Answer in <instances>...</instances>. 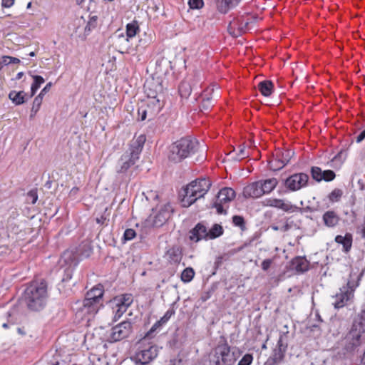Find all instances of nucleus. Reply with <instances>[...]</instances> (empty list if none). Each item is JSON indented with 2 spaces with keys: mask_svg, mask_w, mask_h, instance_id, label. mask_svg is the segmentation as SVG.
<instances>
[{
  "mask_svg": "<svg viewBox=\"0 0 365 365\" xmlns=\"http://www.w3.org/2000/svg\"><path fill=\"white\" fill-rule=\"evenodd\" d=\"M211 182L205 178L196 179L183 189L181 200L183 207H190L197 199L202 197L210 190Z\"/></svg>",
  "mask_w": 365,
  "mask_h": 365,
  "instance_id": "f03ea898",
  "label": "nucleus"
},
{
  "mask_svg": "<svg viewBox=\"0 0 365 365\" xmlns=\"http://www.w3.org/2000/svg\"><path fill=\"white\" fill-rule=\"evenodd\" d=\"M106 218L104 217H101L100 218H96V222L98 224H103Z\"/></svg>",
  "mask_w": 365,
  "mask_h": 365,
  "instance_id": "052dcab7",
  "label": "nucleus"
},
{
  "mask_svg": "<svg viewBox=\"0 0 365 365\" xmlns=\"http://www.w3.org/2000/svg\"><path fill=\"white\" fill-rule=\"evenodd\" d=\"M139 31V26L137 21H133L130 23L128 24L126 26V36L127 38H125L126 41H128L129 38L134 37L137 32Z\"/></svg>",
  "mask_w": 365,
  "mask_h": 365,
  "instance_id": "c756f323",
  "label": "nucleus"
},
{
  "mask_svg": "<svg viewBox=\"0 0 365 365\" xmlns=\"http://www.w3.org/2000/svg\"><path fill=\"white\" fill-rule=\"evenodd\" d=\"M190 238L195 242L202 239L208 240V231L204 225L199 223L190 232Z\"/></svg>",
  "mask_w": 365,
  "mask_h": 365,
  "instance_id": "412c9836",
  "label": "nucleus"
},
{
  "mask_svg": "<svg viewBox=\"0 0 365 365\" xmlns=\"http://www.w3.org/2000/svg\"><path fill=\"white\" fill-rule=\"evenodd\" d=\"M173 312L171 311V310H168L165 314H164V316L163 317L160 318V319L159 321H158L150 329V331H155L157 327H160L161 324H165L166 323L169 319L171 317V316L173 315Z\"/></svg>",
  "mask_w": 365,
  "mask_h": 365,
  "instance_id": "f704fd0d",
  "label": "nucleus"
},
{
  "mask_svg": "<svg viewBox=\"0 0 365 365\" xmlns=\"http://www.w3.org/2000/svg\"><path fill=\"white\" fill-rule=\"evenodd\" d=\"M52 86V83H48L46 86L41 91L40 93L38 96H40L41 98H43V96L49 91L51 87Z\"/></svg>",
  "mask_w": 365,
  "mask_h": 365,
  "instance_id": "5fc2aeb1",
  "label": "nucleus"
},
{
  "mask_svg": "<svg viewBox=\"0 0 365 365\" xmlns=\"http://www.w3.org/2000/svg\"><path fill=\"white\" fill-rule=\"evenodd\" d=\"M240 1L241 0H217V10L222 14H226L231 9L235 7Z\"/></svg>",
  "mask_w": 365,
  "mask_h": 365,
  "instance_id": "4be33fe9",
  "label": "nucleus"
},
{
  "mask_svg": "<svg viewBox=\"0 0 365 365\" xmlns=\"http://www.w3.org/2000/svg\"><path fill=\"white\" fill-rule=\"evenodd\" d=\"M195 275V272L192 268L187 267L185 269L181 274V279L185 282H190Z\"/></svg>",
  "mask_w": 365,
  "mask_h": 365,
  "instance_id": "c9c22d12",
  "label": "nucleus"
},
{
  "mask_svg": "<svg viewBox=\"0 0 365 365\" xmlns=\"http://www.w3.org/2000/svg\"><path fill=\"white\" fill-rule=\"evenodd\" d=\"M308 180V175L303 173H296L286 180L285 185L290 190L297 191L307 186Z\"/></svg>",
  "mask_w": 365,
  "mask_h": 365,
  "instance_id": "f8f14e48",
  "label": "nucleus"
},
{
  "mask_svg": "<svg viewBox=\"0 0 365 365\" xmlns=\"http://www.w3.org/2000/svg\"><path fill=\"white\" fill-rule=\"evenodd\" d=\"M25 93L24 91H11L9 93V98L16 106L21 105L25 102Z\"/></svg>",
  "mask_w": 365,
  "mask_h": 365,
  "instance_id": "bb28decb",
  "label": "nucleus"
},
{
  "mask_svg": "<svg viewBox=\"0 0 365 365\" xmlns=\"http://www.w3.org/2000/svg\"><path fill=\"white\" fill-rule=\"evenodd\" d=\"M262 183L264 194L271 192L277 185L278 181L276 178L267 179L265 180H259Z\"/></svg>",
  "mask_w": 365,
  "mask_h": 365,
  "instance_id": "cd10ccee",
  "label": "nucleus"
},
{
  "mask_svg": "<svg viewBox=\"0 0 365 365\" xmlns=\"http://www.w3.org/2000/svg\"><path fill=\"white\" fill-rule=\"evenodd\" d=\"M223 234V228L219 224H215L208 231V240H213Z\"/></svg>",
  "mask_w": 365,
  "mask_h": 365,
  "instance_id": "7c9ffc66",
  "label": "nucleus"
},
{
  "mask_svg": "<svg viewBox=\"0 0 365 365\" xmlns=\"http://www.w3.org/2000/svg\"><path fill=\"white\" fill-rule=\"evenodd\" d=\"M335 241L338 244H341L343 246L344 250L347 252L351 247L352 245V236L350 234H346L345 236L337 235L335 237Z\"/></svg>",
  "mask_w": 365,
  "mask_h": 365,
  "instance_id": "b1692460",
  "label": "nucleus"
},
{
  "mask_svg": "<svg viewBox=\"0 0 365 365\" xmlns=\"http://www.w3.org/2000/svg\"><path fill=\"white\" fill-rule=\"evenodd\" d=\"M293 155L294 152L290 150H286L279 155H277L276 158L269 163V168L274 171L282 169L289 163Z\"/></svg>",
  "mask_w": 365,
  "mask_h": 365,
  "instance_id": "2eb2a0df",
  "label": "nucleus"
},
{
  "mask_svg": "<svg viewBox=\"0 0 365 365\" xmlns=\"http://www.w3.org/2000/svg\"><path fill=\"white\" fill-rule=\"evenodd\" d=\"M323 221L324 225L328 227H335L339 221V217L337 214L332 210H329L323 215Z\"/></svg>",
  "mask_w": 365,
  "mask_h": 365,
  "instance_id": "5701e85b",
  "label": "nucleus"
},
{
  "mask_svg": "<svg viewBox=\"0 0 365 365\" xmlns=\"http://www.w3.org/2000/svg\"><path fill=\"white\" fill-rule=\"evenodd\" d=\"M365 139V129L361 131L356 137V142L357 143H361L362 140Z\"/></svg>",
  "mask_w": 365,
  "mask_h": 365,
  "instance_id": "13d9d810",
  "label": "nucleus"
},
{
  "mask_svg": "<svg viewBox=\"0 0 365 365\" xmlns=\"http://www.w3.org/2000/svg\"><path fill=\"white\" fill-rule=\"evenodd\" d=\"M235 197V192L230 187H224L221 189L213 203V207L216 208L218 214H226V208L224 206L230 202Z\"/></svg>",
  "mask_w": 365,
  "mask_h": 365,
  "instance_id": "9d476101",
  "label": "nucleus"
},
{
  "mask_svg": "<svg viewBox=\"0 0 365 365\" xmlns=\"http://www.w3.org/2000/svg\"><path fill=\"white\" fill-rule=\"evenodd\" d=\"M264 205L265 206L281 209L287 212H294L297 209V207L290 202L282 199L267 198L264 201Z\"/></svg>",
  "mask_w": 365,
  "mask_h": 365,
  "instance_id": "dca6fc26",
  "label": "nucleus"
},
{
  "mask_svg": "<svg viewBox=\"0 0 365 365\" xmlns=\"http://www.w3.org/2000/svg\"><path fill=\"white\" fill-rule=\"evenodd\" d=\"M253 361V356L250 354H246L243 356L237 365H250Z\"/></svg>",
  "mask_w": 365,
  "mask_h": 365,
  "instance_id": "de8ad7c7",
  "label": "nucleus"
},
{
  "mask_svg": "<svg viewBox=\"0 0 365 365\" xmlns=\"http://www.w3.org/2000/svg\"><path fill=\"white\" fill-rule=\"evenodd\" d=\"M103 295V287L101 285L93 287L86 294L80 312L83 314H94L98 312V303Z\"/></svg>",
  "mask_w": 365,
  "mask_h": 365,
  "instance_id": "423d86ee",
  "label": "nucleus"
},
{
  "mask_svg": "<svg viewBox=\"0 0 365 365\" xmlns=\"http://www.w3.org/2000/svg\"><path fill=\"white\" fill-rule=\"evenodd\" d=\"M282 344V336L279 337L278 341H277V348H284Z\"/></svg>",
  "mask_w": 365,
  "mask_h": 365,
  "instance_id": "bf43d9fd",
  "label": "nucleus"
},
{
  "mask_svg": "<svg viewBox=\"0 0 365 365\" xmlns=\"http://www.w3.org/2000/svg\"><path fill=\"white\" fill-rule=\"evenodd\" d=\"M133 302V297L131 294H123L117 296L110 302L115 320L121 317Z\"/></svg>",
  "mask_w": 365,
  "mask_h": 365,
  "instance_id": "1a4fd4ad",
  "label": "nucleus"
},
{
  "mask_svg": "<svg viewBox=\"0 0 365 365\" xmlns=\"http://www.w3.org/2000/svg\"><path fill=\"white\" fill-rule=\"evenodd\" d=\"M198 147L199 143L195 138H182L170 146L168 158L173 163H180L195 153Z\"/></svg>",
  "mask_w": 365,
  "mask_h": 365,
  "instance_id": "f257e3e1",
  "label": "nucleus"
},
{
  "mask_svg": "<svg viewBox=\"0 0 365 365\" xmlns=\"http://www.w3.org/2000/svg\"><path fill=\"white\" fill-rule=\"evenodd\" d=\"M202 79L201 73L197 71L195 73L194 79L192 82L190 81H182L179 86L180 96L183 98H187L191 94L192 89L198 85Z\"/></svg>",
  "mask_w": 365,
  "mask_h": 365,
  "instance_id": "ddd939ff",
  "label": "nucleus"
},
{
  "mask_svg": "<svg viewBox=\"0 0 365 365\" xmlns=\"http://www.w3.org/2000/svg\"><path fill=\"white\" fill-rule=\"evenodd\" d=\"M291 269L297 273H303L309 269V262L304 257H296L291 261Z\"/></svg>",
  "mask_w": 365,
  "mask_h": 365,
  "instance_id": "aec40b11",
  "label": "nucleus"
},
{
  "mask_svg": "<svg viewBox=\"0 0 365 365\" xmlns=\"http://www.w3.org/2000/svg\"><path fill=\"white\" fill-rule=\"evenodd\" d=\"M34 82L31 86V97L33 96L36 91L40 88L41 85L44 83V79L41 76H33Z\"/></svg>",
  "mask_w": 365,
  "mask_h": 365,
  "instance_id": "473e14b6",
  "label": "nucleus"
},
{
  "mask_svg": "<svg viewBox=\"0 0 365 365\" xmlns=\"http://www.w3.org/2000/svg\"><path fill=\"white\" fill-rule=\"evenodd\" d=\"M342 191L339 189L334 190L329 195V199L331 202H337L342 195Z\"/></svg>",
  "mask_w": 365,
  "mask_h": 365,
  "instance_id": "79ce46f5",
  "label": "nucleus"
},
{
  "mask_svg": "<svg viewBox=\"0 0 365 365\" xmlns=\"http://www.w3.org/2000/svg\"><path fill=\"white\" fill-rule=\"evenodd\" d=\"M258 88L264 96H269L273 90V83L271 81H263L259 83Z\"/></svg>",
  "mask_w": 365,
  "mask_h": 365,
  "instance_id": "c85d7f7f",
  "label": "nucleus"
},
{
  "mask_svg": "<svg viewBox=\"0 0 365 365\" xmlns=\"http://www.w3.org/2000/svg\"><path fill=\"white\" fill-rule=\"evenodd\" d=\"M270 228L272 229L274 231L280 230V226H277V225H272L270 226Z\"/></svg>",
  "mask_w": 365,
  "mask_h": 365,
  "instance_id": "680f3d73",
  "label": "nucleus"
},
{
  "mask_svg": "<svg viewBox=\"0 0 365 365\" xmlns=\"http://www.w3.org/2000/svg\"><path fill=\"white\" fill-rule=\"evenodd\" d=\"M46 285L44 282L31 283L24 291V300L29 309L38 311L45 304Z\"/></svg>",
  "mask_w": 365,
  "mask_h": 365,
  "instance_id": "20e7f679",
  "label": "nucleus"
},
{
  "mask_svg": "<svg viewBox=\"0 0 365 365\" xmlns=\"http://www.w3.org/2000/svg\"><path fill=\"white\" fill-rule=\"evenodd\" d=\"M235 361L236 357L230 351V346L227 343H223L219 344L214 354L210 356V365H232Z\"/></svg>",
  "mask_w": 365,
  "mask_h": 365,
  "instance_id": "0eeeda50",
  "label": "nucleus"
},
{
  "mask_svg": "<svg viewBox=\"0 0 365 365\" xmlns=\"http://www.w3.org/2000/svg\"><path fill=\"white\" fill-rule=\"evenodd\" d=\"M293 221H289V219L286 220L285 223L280 226V231L285 232L289 230L293 225Z\"/></svg>",
  "mask_w": 365,
  "mask_h": 365,
  "instance_id": "864d4df0",
  "label": "nucleus"
},
{
  "mask_svg": "<svg viewBox=\"0 0 365 365\" xmlns=\"http://www.w3.org/2000/svg\"><path fill=\"white\" fill-rule=\"evenodd\" d=\"M138 119L140 120H144L148 115L149 116V109L147 108V106H141L138 108Z\"/></svg>",
  "mask_w": 365,
  "mask_h": 365,
  "instance_id": "a19ab883",
  "label": "nucleus"
},
{
  "mask_svg": "<svg viewBox=\"0 0 365 365\" xmlns=\"http://www.w3.org/2000/svg\"><path fill=\"white\" fill-rule=\"evenodd\" d=\"M20 60L15 57L4 56L1 58L0 61V64L1 66H7L10 63H19Z\"/></svg>",
  "mask_w": 365,
  "mask_h": 365,
  "instance_id": "58836bf2",
  "label": "nucleus"
},
{
  "mask_svg": "<svg viewBox=\"0 0 365 365\" xmlns=\"http://www.w3.org/2000/svg\"><path fill=\"white\" fill-rule=\"evenodd\" d=\"M14 4V0H2L1 6L4 8H10Z\"/></svg>",
  "mask_w": 365,
  "mask_h": 365,
  "instance_id": "4d7b16f0",
  "label": "nucleus"
},
{
  "mask_svg": "<svg viewBox=\"0 0 365 365\" xmlns=\"http://www.w3.org/2000/svg\"><path fill=\"white\" fill-rule=\"evenodd\" d=\"M147 108L149 109V118L155 117L164 106V96L148 98Z\"/></svg>",
  "mask_w": 365,
  "mask_h": 365,
  "instance_id": "f3484780",
  "label": "nucleus"
},
{
  "mask_svg": "<svg viewBox=\"0 0 365 365\" xmlns=\"http://www.w3.org/2000/svg\"><path fill=\"white\" fill-rule=\"evenodd\" d=\"M205 159V156L203 155H200L199 158L197 159V161L203 160Z\"/></svg>",
  "mask_w": 365,
  "mask_h": 365,
  "instance_id": "338daca9",
  "label": "nucleus"
},
{
  "mask_svg": "<svg viewBox=\"0 0 365 365\" xmlns=\"http://www.w3.org/2000/svg\"><path fill=\"white\" fill-rule=\"evenodd\" d=\"M350 334L352 336V342H351L352 346L354 347H357V346H360L361 345V335L360 334V333L356 331L351 330Z\"/></svg>",
  "mask_w": 365,
  "mask_h": 365,
  "instance_id": "ea45409f",
  "label": "nucleus"
},
{
  "mask_svg": "<svg viewBox=\"0 0 365 365\" xmlns=\"http://www.w3.org/2000/svg\"><path fill=\"white\" fill-rule=\"evenodd\" d=\"M311 174L313 179L317 182H320L323 180V170L319 167H312L311 168Z\"/></svg>",
  "mask_w": 365,
  "mask_h": 365,
  "instance_id": "e433bc0d",
  "label": "nucleus"
},
{
  "mask_svg": "<svg viewBox=\"0 0 365 365\" xmlns=\"http://www.w3.org/2000/svg\"><path fill=\"white\" fill-rule=\"evenodd\" d=\"M145 141V137L143 135H139L132 141L128 150L123 154L118 162L116 165L117 173H121L125 172L136 163L139 158Z\"/></svg>",
  "mask_w": 365,
  "mask_h": 365,
  "instance_id": "7ed1b4c3",
  "label": "nucleus"
},
{
  "mask_svg": "<svg viewBox=\"0 0 365 365\" xmlns=\"http://www.w3.org/2000/svg\"><path fill=\"white\" fill-rule=\"evenodd\" d=\"M74 258L75 257L72 252L66 251L61 257V262L63 261L66 264H69L73 261Z\"/></svg>",
  "mask_w": 365,
  "mask_h": 365,
  "instance_id": "37998d69",
  "label": "nucleus"
},
{
  "mask_svg": "<svg viewBox=\"0 0 365 365\" xmlns=\"http://www.w3.org/2000/svg\"><path fill=\"white\" fill-rule=\"evenodd\" d=\"M335 176H336V175L334 171H332L331 170H324L323 174H322V177H323L322 180H324L327 182L331 181L335 178Z\"/></svg>",
  "mask_w": 365,
  "mask_h": 365,
  "instance_id": "49530a36",
  "label": "nucleus"
},
{
  "mask_svg": "<svg viewBox=\"0 0 365 365\" xmlns=\"http://www.w3.org/2000/svg\"><path fill=\"white\" fill-rule=\"evenodd\" d=\"M38 200V195L36 191L31 190L27 194V201L31 204H35Z\"/></svg>",
  "mask_w": 365,
  "mask_h": 365,
  "instance_id": "8fccbe9b",
  "label": "nucleus"
},
{
  "mask_svg": "<svg viewBox=\"0 0 365 365\" xmlns=\"http://www.w3.org/2000/svg\"><path fill=\"white\" fill-rule=\"evenodd\" d=\"M272 261L270 259H266L262 262V269L267 271L272 264Z\"/></svg>",
  "mask_w": 365,
  "mask_h": 365,
  "instance_id": "6e6d98bb",
  "label": "nucleus"
},
{
  "mask_svg": "<svg viewBox=\"0 0 365 365\" xmlns=\"http://www.w3.org/2000/svg\"><path fill=\"white\" fill-rule=\"evenodd\" d=\"M163 81L160 78H151L145 82L144 91L148 98L163 96Z\"/></svg>",
  "mask_w": 365,
  "mask_h": 365,
  "instance_id": "9b49d317",
  "label": "nucleus"
},
{
  "mask_svg": "<svg viewBox=\"0 0 365 365\" xmlns=\"http://www.w3.org/2000/svg\"><path fill=\"white\" fill-rule=\"evenodd\" d=\"M360 278L356 282L353 279L352 274H349V279L347 280L346 285L340 287L339 292L331 297V304L336 309H339L348 306L353 302L354 292L359 285Z\"/></svg>",
  "mask_w": 365,
  "mask_h": 365,
  "instance_id": "39448f33",
  "label": "nucleus"
},
{
  "mask_svg": "<svg viewBox=\"0 0 365 365\" xmlns=\"http://www.w3.org/2000/svg\"><path fill=\"white\" fill-rule=\"evenodd\" d=\"M254 22L242 19L239 20L238 31L237 32L231 31L230 30L232 29V26H230L229 28L230 33V34L236 37L240 36L242 34L245 33L247 31L250 29L249 26L250 24Z\"/></svg>",
  "mask_w": 365,
  "mask_h": 365,
  "instance_id": "393cba45",
  "label": "nucleus"
},
{
  "mask_svg": "<svg viewBox=\"0 0 365 365\" xmlns=\"http://www.w3.org/2000/svg\"><path fill=\"white\" fill-rule=\"evenodd\" d=\"M23 74H24V73H23L22 72H19V73L17 74L16 78H17V79H20V78L22 77Z\"/></svg>",
  "mask_w": 365,
  "mask_h": 365,
  "instance_id": "69168bd1",
  "label": "nucleus"
},
{
  "mask_svg": "<svg viewBox=\"0 0 365 365\" xmlns=\"http://www.w3.org/2000/svg\"><path fill=\"white\" fill-rule=\"evenodd\" d=\"M135 235H136V233L134 230L127 229L124 232L123 237H124L125 240L128 241V240H133L135 237Z\"/></svg>",
  "mask_w": 365,
  "mask_h": 365,
  "instance_id": "603ef678",
  "label": "nucleus"
},
{
  "mask_svg": "<svg viewBox=\"0 0 365 365\" xmlns=\"http://www.w3.org/2000/svg\"><path fill=\"white\" fill-rule=\"evenodd\" d=\"M286 347L287 346L284 348H276L274 349L272 360L274 364H277L283 359L284 356V352L286 351Z\"/></svg>",
  "mask_w": 365,
  "mask_h": 365,
  "instance_id": "72a5a7b5",
  "label": "nucleus"
},
{
  "mask_svg": "<svg viewBox=\"0 0 365 365\" xmlns=\"http://www.w3.org/2000/svg\"><path fill=\"white\" fill-rule=\"evenodd\" d=\"M173 208L170 204L165 205L159 212L154 216L153 224L155 227L162 226L170 217Z\"/></svg>",
  "mask_w": 365,
  "mask_h": 365,
  "instance_id": "a211bd4d",
  "label": "nucleus"
},
{
  "mask_svg": "<svg viewBox=\"0 0 365 365\" xmlns=\"http://www.w3.org/2000/svg\"><path fill=\"white\" fill-rule=\"evenodd\" d=\"M148 201L156 200L158 198V195L156 191L149 190L143 192Z\"/></svg>",
  "mask_w": 365,
  "mask_h": 365,
  "instance_id": "3c124183",
  "label": "nucleus"
},
{
  "mask_svg": "<svg viewBox=\"0 0 365 365\" xmlns=\"http://www.w3.org/2000/svg\"><path fill=\"white\" fill-rule=\"evenodd\" d=\"M180 361H179L178 363L177 364L175 361H170L169 365H180Z\"/></svg>",
  "mask_w": 365,
  "mask_h": 365,
  "instance_id": "0e129e2a",
  "label": "nucleus"
},
{
  "mask_svg": "<svg viewBox=\"0 0 365 365\" xmlns=\"http://www.w3.org/2000/svg\"><path fill=\"white\" fill-rule=\"evenodd\" d=\"M216 97H217V95H215L213 93L210 97L204 98L202 100V104H201L202 110H208L210 108V106H212L214 98Z\"/></svg>",
  "mask_w": 365,
  "mask_h": 365,
  "instance_id": "4c0bfd02",
  "label": "nucleus"
},
{
  "mask_svg": "<svg viewBox=\"0 0 365 365\" xmlns=\"http://www.w3.org/2000/svg\"><path fill=\"white\" fill-rule=\"evenodd\" d=\"M17 331L21 335H25L26 334V332L24 331V329L22 328H20V327L17 328Z\"/></svg>",
  "mask_w": 365,
  "mask_h": 365,
  "instance_id": "e2e57ef3",
  "label": "nucleus"
},
{
  "mask_svg": "<svg viewBox=\"0 0 365 365\" xmlns=\"http://www.w3.org/2000/svg\"><path fill=\"white\" fill-rule=\"evenodd\" d=\"M158 348L154 344H141L131 357L135 365H150V363L157 357Z\"/></svg>",
  "mask_w": 365,
  "mask_h": 365,
  "instance_id": "6e6552de",
  "label": "nucleus"
},
{
  "mask_svg": "<svg viewBox=\"0 0 365 365\" xmlns=\"http://www.w3.org/2000/svg\"><path fill=\"white\" fill-rule=\"evenodd\" d=\"M249 157V153L246 150V147L245 145H240V150H239V152L237 153H229V158H228V160L229 161H240L244 158H246Z\"/></svg>",
  "mask_w": 365,
  "mask_h": 365,
  "instance_id": "a878e982",
  "label": "nucleus"
},
{
  "mask_svg": "<svg viewBox=\"0 0 365 365\" xmlns=\"http://www.w3.org/2000/svg\"><path fill=\"white\" fill-rule=\"evenodd\" d=\"M232 222L235 226L240 227L242 230L245 229L244 218L239 215H235L232 217Z\"/></svg>",
  "mask_w": 365,
  "mask_h": 365,
  "instance_id": "a18cd8bd",
  "label": "nucleus"
},
{
  "mask_svg": "<svg viewBox=\"0 0 365 365\" xmlns=\"http://www.w3.org/2000/svg\"><path fill=\"white\" fill-rule=\"evenodd\" d=\"M244 195L246 197L254 198H257L264 195L262 190L261 182L257 181L245 187L244 190Z\"/></svg>",
  "mask_w": 365,
  "mask_h": 365,
  "instance_id": "6ab92c4d",
  "label": "nucleus"
},
{
  "mask_svg": "<svg viewBox=\"0 0 365 365\" xmlns=\"http://www.w3.org/2000/svg\"><path fill=\"white\" fill-rule=\"evenodd\" d=\"M29 56H31V57H34V56H36V53H35V52H34V51H31V52H30V53H29Z\"/></svg>",
  "mask_w": 365,
  "mask_h": 365,
  "instance_id": "774afa93",
  "label": "nucleus"
},
{
  "mask_svg": "<svg viewBox=\"0 0 365 365\" xmlns=\"http://www.w3.org/2000/svg\"><path fill=\"white\" fill-rule=\"evenodd\" d=\"M43 98L40 96H37L33 101L32 107L31 109L30 118L32 119L35 117L38 111L39 110L42 104Z\"/></svg>",
  "mask_w": 365,
  "mask_h": 365,
  "instance_id": "2f4dec72",
  "label": "nucleus"
},
{
  "mask_svg": "<svg viewBox=\"0 0 365 365\" xmlns=\"http://www.w3.org/2000/svg\"><path fill=\"white\" fill-rule=\"evenodd\" d=\"M131 330V324L129 322H123L115 326L110 333V339L113 341H120L127 337Z\"/></svg>",
  "mask_w": 365,
  "mask_h": 365,
  "instance_id": "4468645a",
  "label": "nucleus"
},
{
  "mask_svg": "<svg viewBox=\"0 0 365 365\" xmlns=\"http://www.w3.org/2000/svg\"><path fill=\"white\" fill-rule=\"evenodd\" d=\"M97 16H93L90 18L87 25L85 27V31L89 32L96 26L97 24Z\"/></svg>",
  "mask_w": 365,
  "mask_h": 365,
  "instance_id": "c03bdc74",
  "label": "nucleus"
},
{
  "mask_svg": "<svg viewBox=\"0 0 365 365\" xmlns=\"http://www.w3.org/2000/svg\"><path fill=\"white\" fill-rule=\"evenodd\" d=\"M188 4L192 9H199L203 6L204 3L202 0H189Z\"/></svg>",
  "mask_w": 365,
  "mask_h": 365,
  "instance_id": "09e8293b",
  "label": "nucleus"
}]
</instances>
